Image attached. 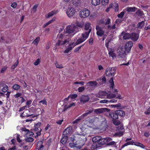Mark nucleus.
Listing matches in <instances>:
<instances>
[{"label":"nucleus","instance_id":"obj_32","mask_svg":"<svg viewBox=\"0 0 150 150\" xmlns=\"http://www.w3.org/2000/svg\"><path fill=\"white\" fill-rule=\"evenodd\" d=\"M93 112V110H90L89 111H87V112L83 114L81 116V117H82L83 119L86 116L90 114L91 113H92Z\"/></svg>","mask_w":150,"mask_h":150},{"label":"nucleus","instance_id":"obj_19","mask_svg":"<svg viewBox=\"0 0 150 150\" xmlns=\"http://www.w3.org/2000/svg\"><path fill=\"white\" fill-rule=\"evenodd\" d=\"M72 131V128L71 127H67L64 129L63 132V135H69L71 133Z\"/></svg>","mask_w":150,"mask_h":150},{"label":"nucleus","instance_id":"obj_10","mask_svg":"<svg viewBox=\"0 0 150 150\" xmlns=\"http://www.w3.org/2000/svg\"><path fill=\"white\" fill-rule=\"evenodd\" d=\"M108 54L109 57L110 58H111L112 60L115 59L117 58V55L115 52V49H108Z\"/></svg>","mask_w":150,"mask_h":150},{"label":"nucleus","instance_id":"obj_5","mask_svg":"<svg viewBox=\"0 0 150 150\" xmlns=\"http://www.w3.org/2000/svg\"><path fill=\"white\" fill-rule=\"evenodd\" d=\"M89 35L88 33L83 32L81 34H79L77 36L78 39H77L76 42H75L76 45L81 44L85 41L88 38Z\"/></svg>","mask_w":150,"mask_h":150},{"label":"nucleus","instance_id":"obj_48","mask_svg":"<svg viewBox=\"0 0 150 150\" xmlns=\"http://www.w3.org/2000/svg\"><path fill=\"white\" fill-rule=\"evenodd\" d=\"M114 6L115 7L114 9L115 11H118L119 10V6L118 4L117 3H115Z\"/></svg>","mask_w":150,"mask_h":150},{"label":"nucleus","instance_id":"obj_64","mask_svg":"<svg viewBox=\"0 0 150 150\" xmlns=\"http://www.w3.org/2000/svg\"><path fill=\"white\" fill-rule=\"evenodd\" d=\"M83 24L82 23H78L77 24V26L81 28L83 26Z\"/></svg>","mask_w":150,"mask_h":150},{"label":"nucleus","instance_id":"obj_16","mask_svg":"<svg viewBox=\"0 0 150 150\" xmlns=\"http://www.w3.org/2000/svg\"><path fill=\"white\" fill-rule=\"evenodd\" d=\"M85 30H88L87 31H86L85 33H88V34H89L90 33L91 30V24L89 23L86 22L85 24Z\"/></svg>","mask_w":150,"mask_h":150},{"label":"nucleus","instance_id":"obj_14","mask_svg":"<svg viewBox=\"0 0 150 150\" xmlns=\"http://www.w3.org/2000/svg\"><path fill=\"white\" fill-rule=\"evenodd\" d=\"M76 45H77L74 42L71 43L69 45L68 47L65 50L64 52L65 53H68Z\"/></svg>","mask_w":150,"mask_h":150},{"label":"nucleus","instance_id":"obj_34","mask_svg":"<svg viewBox=\"0 0 150 150\" xmlns=\"http://www.w3.org/2000/svg\"><path fill=\"white\" fill-rule=\"evenodd\" d=\"M106 144L105 138H102L100 137V139L99 141V144Z\"/></svg>","mask_w":150,"mask_h":150},{"label":"nucleus","instance_id":"obj_4","mask_svg":"<svg viewBox=\"0 0 150 150\" xmlns=\"http://www.w3.org/2000/svg\"><path fill=\"white\" fill-rule=\"evenodd\" d=\"M69 36L64 30L63 33H59L57 35V39L58 41L56 43V45L60 46L65 44L68 42L67 38Z\"/></svg>","mask_w":150,"mask_h":150},{"label":"nucleus","instance_id":"obj_18","mask_svg":"<svg viewBox=\"0 0 150 150\" xmlns=\"http://www.w3.org/2000/svg\"><path fill=\"white\" fill-rule=\"evenodd\" d=\"M139 34L136 33H132L130 35V38L133 41H136L139 39Z\"/></svg>","mask_w":150,"mask_h":150},{"label":"nucleus","instance_id":"obj_8","mask_svg":"<svg viewBox=\"0 0 150 150\" xmlns=\"http://www.w3.org/2000/svg\"><path fill=\"white\" fill-rule=\"evenodd\" d=\"M90 13V11L87 8H84L80 11L79 16L81 18H85L89 16Z\"/></svg>","mask_w":150,"mask_h":150},{"label":"nucleus","instance_id":"obj_25","mask_svg":"<svg viewBox=\"0 0 150 150\" xmlns=\"http://www.w3.org/2000/svg\"><path fill=\"white\" fill-rule=\"evenodd\" d=\"M63 137L61 139V142L63 144H64L67 142L68 139V137L65 135L62 134Z\"/></svg>","mask_w":150,"mask_h":150},{"label":"nucleus","instance_id":"obj_62","mask_svg":"<svg viewBox=\"0 0 150 150\" xmlns=\"http://www.w3.org/2000/svg\"><path fill=\"white\" fill-rule=\"evenodd\" d=\"M7 68V67L6 66L2 68L1 71V73H3L6 70Z\"/></svg>","mask_w":150,"mask_h":150},{"label":"nucleus","instance_id":"obj_58","mask_svg":"<svg viewBox=\"0 0 150 150\" xmlns=\"http://www.w3.org/2000/svg\"><path fill=\"white\" fill-rule=\"evenodd\" d=\"M41 125V122H38L35 125V127H38L40 129V131H41L42 129H40V125Z\"/></svg>","mask_w":150,"mask_h":150},{"label":"nucleus","instance_id":"obj_39","mask_svg":"<svg viewBox=\"0 0 150 150\" xmlns=\"http://www.w3.org/2000/svg\"><path fill=\"white\" fill-rule=\"evenodd\" d=\"M125 12L126 11L124 9L122 12L117 15V17L119 18H122Z\"/></svg>","mask_w":150,"mask_h":150},{"label":"nucleus","instance_id":"obj_59","mask_svg":"<svg viewBox=\"0 0 150 150\" xmlns=\"http://www.w3.org/2000/svg\"><path fill=\"white\" fill-rule=\"evenodd\" d=\"M18 59L17 61V62H16L12 66V68L13 69H14L16 67L18 64Z\"/></svg>","mask_w":150,"mask_h":150},{"label":"nucleus","instance_id":"obj_55","mask_svg":"<svg viewBox=\"0 0 150 150\" xmlns=\"http://www.w3.org/2000/svg\"><path fill=\"white\" fill-rule=\"evenodd\" d=\"M56 20V17H53L51 20L49 21L48 23L49 24L55 21Z\"/></svg>","mask_w":150,"mask_h":150},{"label":"nucleus","instance_id":"obj_26","mask_svg":"<svg viewBox=\"0 0 150 150\" xmlns=\"http://www.w3.org/2000/svg\"><path fill=\"white\" fill-rule=\"evenodd\" d=\"M97 81H99V84L100 85H102L103 86V84H105L106 82V79L105 77H103L102 79H98Z\"/></svg>","mask_w":150,"mask_h":150},{"label":"nucleus","instance_id":"obj_53","mask_svg":"<svg viewBox=\"0 0 150 150\" xmlns=\"http://www.w3.org/2000/svg\"><path fill=\"white\" fill-rule=\"evenodd\" d=\"M89 43L90 45H92L93 42V38L91 37L88 40Z\"/></svg>","mask_w":150,"mask_h":150},{"label":"nucleus","instance_id":"obj_24","mask_svg":"<svg viewBox=\"0 0 150 150\" xmlns=\"http://www.w3.org/2000/svg\"><path fill=\"white\" fill-rule=\"evenodd\" d=\"M71 3L75 6H78L81 3V0H71Z\"/></svg>","mask_w":150,"mask_h":150},{"label":"nucleus","instance_id":"obj_30","mask_svg":"<svg viewBox=\"0 0 150 150\" xmlns=\"http://www.w3.org/2000/svg\"><path fill=\"white\" fill-rule=\"evenodd\" d=\"M106 108H98L94 110V112L97 114H99L103 112L104 110Z\"/></svg>","mask_w":150,"mask_h":150},{"label":"nucleus","instance_id":"obj_49","mask_svg":"<svg viewBox=\"0 0 150 150\" xmlns=\"http://www.w3.org/2000/svg\"><path fill=\"white\" fill-rule=\"evenodd\" d=\"M108 29L109 30H111V29H112V30L115 29L116 28L115 25L114 24V25H113L112 26H110V25H108Z\"/></svg>","mask_w":150,"mask_h":150},{"label":"nucleus","instance_id":"obj_6","mask_svg":"<svg viewBox=\"0 0 150 150\" xmlns=\"http://www.w3.org/2000/svg\"><path fill=\"white\" fill-rule=\"evenodd\" d=\"M76 28L75 26L72 25H69L66 26L64 30L69 36V35H72L73 36L78 31L76 30Z\"/></svg>","mask_w":150,"mask_h":150},{"label":"nucleus","instance_id":"obj_11","mask_svg":"<svg viewBox=\"0 0 150 150\" xmlns=\"http://www.w3.org/2000/svg\"><path fill=\"white\" fill-rule=\"evenodd\" d=\"M115 72L116 69L115 68L113 67L108 68L106 71V74L109 76H114Z\"/></svg>","mask_w":150,"mask_h":150},{"label":"nucleus","instance_id":"obj_13","mask_svg":"<svg viewBox=\"0 0 150 150\" xmlns=\"http://www.w3.org/2000/svg\"><path fill=\"white\" fill-rule=\"evenodd\" d=\"M98 85V83L96 81H90L86 83V86L90 87L92 88H94L97 86Z\"/></svg>","mask_w":150,"mask_h":150},{"label":"nucleus","instance_id":"obj_2","mask_svg":"<svg viewBox=\"0 0 150 150\" xmlns=\"http://www.w3.org/2000/svg\"><path fill=\"white\" fill-rule=\"evenodd\" d=\"M110 83V89L113 92L115 93V94H113L111 93H107V98L109 99H112L113 98H118L121 99L122 98L121 97L120 94H118L117 93L118 91L117 89H115L114 87V83L113 82V79L112 78H111L109 81Z\"/></svg>","mask_w":150,"mask_h":150},{"label":"nucleus","instance_id":"obj_33","mask_svg":"<svg viewBox=\"0 0 150 150\" xmlns=\"http://www.w3.org/2000/svg\"><path fill=\"white\" fill-rule=\"evenodd\" d=\"M134 145L136 146L140 147L143 149H144L145 147V146L144 145L138 142H134Z\"/></svg>","mask_w":150,"mask_h":150},{"label":"nucleus","instance_id":"obj_56","mask_svg":"<svg viewBox=\"0 0 150 150\" xmlns=\"http://www.w3.org/2000/svg\"><path fill=\"white\" fill-rule=\"evenodd\" d=\"M110 42V41L109 40H106L105 41V46L108 48V50L110 49L109 48V43Z\"/></svg>","mask_w":150,"mask_h":150},{"label":"nucleus","instance_id":"obj_36","mask_svg":"<svg viewBox=\"0 0 150 150\" xmlns=\"http://www.w3.org/2000/svg\"><path fill=\"white\" fill-rule=\"evenodd\" d=\"M30 110L33 109V110H34L35 111V112H37L39 113H42L41 110L40 108H38L36 109H35V108L34 107H32L30 108Z\"/></svg>","mask_w":150,"mask_h":150},{"label":"nucleus","instance_id":"obj_28","mask_svg":"<svg viewBox=\"0 0 150 150\" xmlns=\"http://www.w3.org/2000/svg\"><path fill=\"white\" fill-rule=\"evenodd\" d=\"M100 0H91V3L93 6H97L100 3Z\"/></svg>","mask_w":150,"mask_h":150},{"label":"nucleus","instance_id":"obj_61","mask_svg":"<svg viewBox=\"0 0 150 150\" xmlns=\"http://www.w3.org/2000/svg\"><path fill=\"white\" fill-rule=\"evenodd\" d=\"M39 103H42V104L43 105H47V102L46 101V100L44 99L43 100H41L39 102Z\"/></svg>","mask_w":150,"mask_h":150},{"label":"nucleus","instance_id":"obj_52","mask_svg":"<svg viewBox=\"0 0 150 150\" xmlns=\"http://www.w3.org/2000/svg\"><path fill=\"white\" fill-rule=\"evenodd\" d=\"M82 119H83V118L82 117H81V116L80 117H79L78 119L74 121L73 123V124L77 123L79 122V121Z\"/></svg>","mask_w":150,"mask_h":150},{"label":"nucleus","instance_id":"obj_3","mask_svg":"<svg viewBox=\"0 0 150 150\" xmlns=\"http://www.w3.org/2000/svg\"><path fill=\"white\" fill-rule=\"evenodd\" d=\"M88 133V132L87 133L80 132V133H79L78 132H76L74 134V138H71V139L72 140H76L78 138L79 140L80 141V146L79 148H81L82 146L84 144L86 141V138L85 135Z\"/></svg>","mask_w":150,"mask_h":150},{"label":"nucleus","instance_id":"obj_38","mask_svg":"<svg viewBox=\"0 0 150 150\" xmlns=\"http://www.w3.org/2000/svg\"><path fill=\"white\" fill-rule=\"evenodd\" d=\"M109 106L111 108H117L118 109L119 108L121 107V104L120 103H118L115 105H109Z\"/></svg>","mask_w":150,"mask_h":150},{"label":"nucleus","instance_id":"obj_43","mask_svg":"<svg viewBox=\"0 0 150 150\" xmlns=\"http://www.w3.org/2000/svg\"><path fill=\"white\" fill-rule=\"evenodd\" d=\"M112 122L113 124L116 125H119L120 124V121L116 119L113 120Z\"/></svg>","mask_w":150,"mask_h":150},{"label":"nucleus","instance_id":"obj_29","mask_svg":"<svg viewBox=\"0 0 150 150\" xmlns=\"http://www.w3.org/2000/svg\"><path fill=\"white\" fill-rule=\"evenodd\" d=\"M77 97V95L76 94H74L71 95L69 96L67 98H65L64 99V101L66 102V100H68L69 98H71V99H73L74 98H76Z\"/></svg>","mask_w":150,"mask_h":150},{"label":"nucleus","instance_id":"obj_37","mask_svg":"<svg viewBox=\"0 0 150 150\" xmlns=\"http://www.w3.org/2000/svg\"><path fill=\"white\" fill-rule=\"evenodd\" d=\"M55 64L57 68L61 69L63 67V65L57 62H55Z\"/></svg>","mask_w":150,"mask_h":150},{"label":"nucleus","instance_id":"obj_21","mask_svg":"<svg viewBox=\"0 0 150 150\" xmlns=\"http://www.w3.org/2000/svg\"><path fill=\"white\" fill-rule=\"evenodd\" d=\"M89 100V98L88 96H83L81 97L80 98V101L83 103L86 102Z\"/></svg>","mask_w":150,"mask_h":150},{"label":"nucleus","instance_id":"obj_20","mask_svg":"<svg viewBox=\"0 0 150 150\" xmlns=\"http://www.w3.org/2000/svg\"><path fill=\"white\" fill-rule=\"evenodd\" d=\"M58 12V10H54L51 11L49 13L47 14L46 15L45 18H49L50 17L57 14Z\"/></svg>","mask_w":150,"mask_h":150},{"label":"nucleus","instance_id":"obj_41","mask_svg":"<svg viewBox=\"0 0 150 150\" xmlns=\"http://www.w3.org/2000/svg\"><path fill=\"white\" fill-rule=\"evenodd\" d=\"M3 87L2 89V91L4 92H6L8 90V87L7 86L4 84L3 85Z\"/></svg>","mask_w":150,"mask_h":150},{"label":"nucleus","instance_id":"obj_22","mask_svg":"<svg viewBox=\"0 0 150 150\" xmlns=\"http://www.w3.org/2000/svg\"><path fill=\"white\" fill-rule=\"evenodd\" d=\"M109 116L112 118L113 120H115V119H117L118 118V117L117 116V114L116 111L115 112H111L109 113Z\"/></svg>","mask_w":150,"mask_h":150},{"label":"nucleus","instance_id":"obj_57","mask_svg":"<svg viewBox=\"0 0 150 150\" xmlns=\"http://www.w3.org/2000/svg\"><path fill=\"white\" fill-rule=\"evenodd\" d=\"M134 142L133 141H129L125 144V146L128 145H133L134 144Z\"/></svg>","mask_w":150,"mask_h":150},{"label":"nucleus","instance_id":"obj_54","mask_svg":"<svg viewBox=\"0 0 150 150\" xmlns=\"http://www.w3.org/2000/svg\"><path fill=\"white\" fill-rule=\"evenodd\" d=\"M109 0H102V3L103 5H105L109 2Z\"/></svg>","mask_w":150,"mask_h":150},{"label":"nucleus","instance_id":"obj_31","mask_svg":"<svg viewBox=\"0 0 150 150\" xmlns=\"http://www.w3.org/2000/svg\"><path fill=\"white\" fill-rule=\"evenodd\" d=\"M123 134V132L122 131H120L116 132L113 135L114 137H120L122 136Z\"/></svg>","mask_w":150,"mask_h":150},{"label":"nucleus","instance_id":"obj_1","mask_svg":"<svg viewBox=\"0 0 150 150\" xmlns=\"http://www.w3.org/2000/svg\"><path fill=\"white\" fill-rule=\"evenodd\" d=\"M133 45L132 42L129 41L126 42L124 47L123 46H120L117 50L118 59H122V60H125L127 55L126 52L127 53L129 52Z\"/></svg>","mask_w":150,"mask_h":150},{"label":"nucleus","instance_id":"obj_45","mask_svg":"<svg viewBox=\"0 0 150 150\" xmlns=\"http://www.w3.org/2000/svg\"><path fill=\"white\" fill-rule=\"evenodd\" d=\"M105 142L106 144H107V145H108V143L110 142L112 140V139L110 137H106L105 138Z\"/></svg>","mask_w":150,"mask_h":150},{"label":"nucleus","instance_id":"obj_35","mask_svg":"<svg viewBox=\"0 0 150 150\" xmlns=\"http://www.w3.org/2000/svg\"><path fill=\"white\" fill-rule=\"evenodd\" d=\"M40 38L38 37L32 42V43L37 45L40 40Z\"/></svg>","mask_w":150,"mask_h":150},{"label":"nucleus","instance_id":"obj_7","mask_svg":"<svg viewBox=\"0 0 150 150\" xmlns=\"http://www.w3.org/2000/svg\"><path fill=\"white\" fill-rule=\"evenodd\" d=\"M96 34L98 36L101 37L103 35L106 36L105 34L107 33L108 31H106L105 30V28H101L99 26L97 25L96 28Z\"/></svg>","mask_w":150,"mask_h":150},{"label":"nucleus","instance_id":"obj_46","mask_svg":"<svg viewBox=\"0 0 150 150\" xmlns=\"http://www.w3.org/2000/svg\"><path fill=\"white\" fill-rule=\"evenodd\" d=\"M85 87L84 86H81L79 87L78 89V91L79 92L83 91L85 89Z\"/></svg>","mask_w":150,"mask_h":150},{"label":"nucleus","instance_id":"obj_44","mask_svg":"<svg viewBox=\"0 0 150 150\" xmlns=\"http://www.w3.org/2000/svg\"><path fill=\"white\" fill-rule=\"evenodd\" d=\"M116 142L112 140L110 142L108 143V145L115 146H116Z\"/></svg>","mask_w":150,"mask_h":150},{"label":"nucleus","instance_id":"obj_12","mask_svg":"<svg viewBox=\"0 0 150 150\" xmlns=\"http://www.w3.org/2000/svg\"><path fill=\"white\" fill-rule=\"evenodd\" d=\"M130 35L129 33L125 32H122L120 34L119 37L120 39L122 37L124 40L128 39L130 38Z\"/></svg>","mask_w":150,"mask_h":150},{"label":"nucleus","instance_id":"obj_42","mask_svg":"<svg viewBox=\"0 0 150 150\" xmlns=\"http://www.w3.org/2000/svg\"><path fill=\"white\" fill-rule=\"evenodd\" d=\"M12 88L13 89L17 90L20 89L21 87L19 85L17 84H15L13 85Z\"/></svg>","mask_w":150,"mask_h":150},{"label":"nucleus","instance_id":"obj_51","mask_svg":"<svg viewBox=\"0 0 150 150\" xmlns=\"http://www.w3.org/2000/svg\"><path fill=\"white\" fill-rule=\"evenodd\" d=\"M69 146L71 148H73L74 147H77V144H76L73 143H70L69 144Z\"/></svg>","mask_w":150,"mask_h":150},{"label":"nucleus","instance_id":"obj_50","mask_svg":"<svg viewBox=\"0 0 150 150\" xmlns=\"http://www.w3.org/2000/svg\"><path fill=\"white\" fill-rule=\"evenodd\" d=\"M40 59H37L34 62V64L35 66H37L40 63Z\"/></svg>","mask_w":150,"mask_h":150},{"label":"nucleus","instance_id":"obj_23","mask_svg":"<svg viewBox=\"0 0 150 150\" xmlns=\"http://www.w3.org/2000/svg\"><path fill=\"white\" fill-rule=\"evenodd\" d=\"M137 8L135 7H127L126 8H125V11H128V12H134L136 11Z\"/></svg>","mask_w":150,"mask_h":150},{"label":"nucleus","instance_id":"obj_27","mask_svg":"<svg viewBox=\"0 0 150 150\" xmlns=\"http://www.w3.org/2000/svg\"><path fill=\"white\" fill-rule=\"evenodd\" d=\"M116 112H117L118 116L119 115L121 117H124L125 115V112L122 110H117Z\"/></svg>","mask_w":150,"mask_h":150},{"label":"nucleus","instance_id":"obj_15","mask_svg":"<svg viewBox=\"0 0 150 150\" xmlns=\"http://www.w3.org/2000/svg\"><path fill=\"white\" fill-rule=\"evenodd\" d=\"M21 130L22 131L26 132L25 136L26 137H32L33 135V133L31 132H30L28 129L25 128H22Z\"/></svg>","mask_w":150,"mask_h":150},{"label":"nucleus","instance_id":"obj_40","mask_svg":"<svg viewBox=\"0 0 150 150\" xmlns=\"http://www.w3.org/2000/svg\"><path fill=\"white\" fill-rule=\"evenodd\" d=\"M144 21L139 23L137 25V27L138 28H141L144 27Z\"/></svg>","mask_w":150,"mask_h":150},{"label":"nucleus","instance_id":"obj_9","mask_svg":"<svg viewBox=\"0 0 150 150\" xmlns=\"http://www.w3.org/2000/svg\"><path fill=\"white\" fill-rule=\"evenodd\" d=\"M76 12L75 8L72 7H69L67 9L66 14L69 17L71 18L74 15Z\"/></svg>","mask_w":150,"mask_h":150},{"label":"nucleus","instance_id":"obj_60","mask_svg":"<svg viewBox=\"0 0 150 150\" xmlns=\"http://www.w3.org/2000/svg\"><path fill=\"white\" fill-rule=\"evenodd\" d=\"M136 14L139 16H141L142 14V12L141 11L139 10L136 12Z\"/></svg>","mask_w":150,"mask_h":150},{"label":"nucleus","instance_id":"obj_63","mask_svg":"<svg viewBox=\"0 0 150 150\" xmlns=\"http://www.w3.org/2000/svg\"><path fill=\"white\" fill-rule=\"evenodd\" d=\"M20 135L18 134H17L16 136L17 140L18 142H22V140L20 139Z\"/></svg>","mask_w":150,"mask_h":150},{"label":"nucleus","instance_id":"obj_47","mask_svg":"<svg viewBox=\"0 0 150 150\" xmlns=\"http://www.w3.org/2000/svg\"><path fill=\"white\" fill-rule=\"evenodd\" d=\"M26 138H27L25 139V141L26 142H32L33 140V139L32 137H29Z\"/></svg>","mask_w":150,"mask_h":150},{"label":"nucleus","instance_id":"obj_17","mask_svg":"<svg viewBox=\"0 0 150 150\" xmlns=\"http://www.w3.org/2000/svg\"><path fill=\"white\" fill-rule=\"evenodd\" d=\"M100 139V137L96 136L94 137L92 139V141L93 142L94 146H98V144H99V141Z\"/></svg>","mask_w":150,"mask_h":150}]
</instances>
